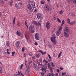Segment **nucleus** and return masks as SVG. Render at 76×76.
<instances>
[{
  "mask_svg": "<svg viewBox=\"0 0 76 76\" xmlns=\"http://www.w3.org/2000/svg\"><path fill=\"white\" fill-rule=\"evenodd\" d=\"M69 3H71L72 1V0H67Z\"/></svg>",
  "mask_w": 76,
  "mask_h": 76,
  "instance_id": "obj_52",
  "label": "nucleus"
},
{
  "mask_svg": "<svg viewBox=\"0 0 76 76\" xmlns=\"http://www.w3.org/2000/svg\"><path fill=\"white\" fill-rule=\"evenodd\" d=\"M35 56L37 58H39L40 57V55L38 54H36Z\"/></svg>",
  "mask_w": 76,
  "mask_h": 76,
  "instance_id": "obj_22",
  "label": "nucleus"
},
{
  "mask_svg": "<svg viewBox=\"0 0 76 76\" xmlns=\"http://www.w3.org/2000/svg\"><path fill=\"white\" fill-rule=\"evenodd\" d=\"M25 37L26 38V39H28V38H29V36L27 34L25 35Z\"/></svg>",
  "mask_w": 76,
  "mask_h": 76,
  "instance_id": "obj_31",
  "label": "nucleus"
},
{
  "mask_svg": "<svg viewBox=\"0 0 76 76\" xmlns=\"http://www.w3.org/2000/svg\"><path fill=\"white\" fill-rule=\"evenodd\" d=\"M20 44V42L19 41H17L15 43V45L16 47H18L19 45Z\"/></svg>",
  "mask_w": 76,
  "mask_h": 76,
  "instance_id": "obj_11",
  "label": "nucleus"
},
{
  "mask_svg": "<svg viewBox=\"0 0 76 76\" xmlns=\"http://www.w3.org/2000/svg\"><path fill=\"white\" fill-rule=\"evenodd\" d=\"M50 25V22L49 21H47L46 23V25Z\"/></svg>",
  "mask_w": 76,
  "mask_h": 76,
  "instance_id": "obj_39",
  "label": "nucleus"
},
{
  "mask_svg": "<svg viewBox=\"0 0 76 76\" xmlns=\"http://www.w3.org/2000/svg\"><path fill=\"white\" fill-rule=\"evenodd\" d=\"M41 74H42V76H44V73L42 72L41 73Z\"/></svg>",
  "mask_w": 76,
  "mask_h": 76,
  "instance_id": "obj_62",
  "label": "nucleus"
},
{
  "mask_svg": "<svg viewBox=\"0 0 76 76\" xmlns=\"http://www.w3.org/2000/svg\"><path fill=\"white\" fill-rule=\"evenodd\" d=\"M39 61L41 62H42V58H40L39 59Z\"/></svg>",
  "mask_w": 76,
  "mask_h": 76,
  "instance_id": "obj_42",
  "label": "nucleus"
},
{
  "mask_svg": "<svg viewBox=\"0 0 76 76\" xmlns=\"http://www.w3.org/2000/svg\"><path fill=\"white\" fill-rule=\"evenodd\" d=\"M71 15L72 16H73V17H75V14L74 13L72 14H71Z\"/></svg>",
  "mask_w": 76,
  "mask_h": 76,
  "instance_id": "obj_49",
  "label": "nucleus"
},
{
  "mask_svg": "<svg viewBox=\"0 0 76 76\" xmlns=\"http://www.w3.org/2000/svg\"><path fill=\"white\" fill-rule=\"evenodd\" d=\"M37 17L38 19H40V20H42V19H43V17H42V15L39 13H38L37 14Z\"/></svg>",
  "mask_w": 76,
  "mask_h": 76,
  "instance_id": "obj_4",
  "label": "nucleus"
},
{
  "mask_svg": "<svg viewBox=\"0 0 76 76\" xmlns=\"http://www.w3.org/2000/svg\"><path fill=\"white\" fill-rule=\"evenodd\" d=\"M25 24L26 26L28 25V24H27V22H26V21H25Z\"/></svg>",
  "mask_w": 76,
  "mask_h": 76,
  "instance_id": "obj_56",
  "label": "nucleus"
},
{
  "mask_svg": "<svg viewBox=\"0 0 76 76\" xmlns=\"http://www.w3.org/2000/svg\"><path fill=\"white\" fill-rule=\"evenodd\" d=\"M48 45V47H50V48H51V45L50 44V45Z\"/></svg>",
  "mask_w": 76,
  "mask_h": 76,
  "instance_id": "obj_61",
  "label": "nucleus"
},
{
  "mask_svg": "<svg viewBox=\"0 0 76 76\" xmlns=\"http://www.w3.org/2000/svg\"><path fill=\"white\" fill-rule=\"evenodd\" d=\"M75 23H76L75 22V21H73L72 22H71L70 23V25H75Z\"/></svg>",
  "mask_w": 76,
  "mask_h": 76,
  "instance_id": "obj_21",
  "label": "nucleus"
},
{
  "mask_svg": "<svg viewBox=\"0 0 76 76\" xmlns=\"http://www.w3.org/2000/svg\"><path fill=\"white\" fill-rule=\"evenodd\" d=\"M66 20L67 22V23H69L70 24V20L69 19H67Z\"/></svg>",
  "mask_w": 76,
  "mask_h": 76,
  "instance_id": "obj_25",
  "label": "nucleus"
},
{
  "mask_svg": "<svg viewBox=\"0 0 76 76\" xmlns=\"http://www.w3.org/2000/svg\"><path fill=\"white\" fill-rule=\"evenodd\" d=\"M54 37H51L50 39L52 41V42H53V41H55L56 40V36L55 34H53Z\"/></svg>",
  "mask_w": 76,
  "mask_h": 76,
  "instance_id": "obj_7",
  "label": "nucleus"
},
{
  "mask_svg": "<svg viewBox=\"0 0 76 76\" xmlns=\"http://www.w3.org/2000/svg\"><path fill=\"white\" fill-rule=\"evenodd\" d=\"M18 5H19V6L20 7V6H21V5H22V3L21 2H19L18 3Z\"/></svg>",
  "mask_w": 76,
  "mask_h": 76,
  "instance_id": "obj_32",
  "label": "nucleus"
},
{
  "mask_svg": "<svg viewBox=\"0 0 76 76\" xmlns=\"http://www.w3.org/2000/svg\"><path fill=\"white\" fill-rule=\"evenodd\" d=\"M62 53V52H60V53H59V55L58 56V58H60V56L61 55Z\"/></svg>",
  "mask_w": 76,
  "mask_h": 76,
  "instance_id": "obj_28",
  "label": "nucleus"
},
{
  "mask_svg": "<svg viewBox=\"0 0 76 76\" xmlns=\"http://www.w3.org/2000/svg\"><path fill=\"white\" fill-rule=\"evenodd\" d=\"M52 42L53 44H56L57 43V41L56 40H54V41Z\"/></svg>",
  "mask_w": 76,
  "mask_h": 76,
  "instance_id": "obj_26",
  "label": "nucleus"
},
{
  "mask_svg": "<svg viewBox=\"0 0 76 76\" xmlns=\"http://www.w3.org/2000/svg\"><path fill=\"white\" fill-rule=\"evenodd\" d=\"M17 35H18V36L20 35V33L19 32V31H17Z\"/></svg>",
  "mask_w": 76,
  "mask_h": 76,
  "instance_id": "obj_34",
  "label": "nucleus"
},
{
  "mask_svg": "<svg viewBox=\"0 0 76 76\" xmlns=\"http://www.w3.org/2000/svg\"><path fill=\"white\" fill-rule=\"evenodd\" d=\"M47 1L48 3H50V0H47Z\"/></svg>",
  "mask_w": 76,
  "mask_h": 76,
  "instance_id": "obj_64",
  "label": "nucleus"
},
{
  "mask_svg": "<svg viewBox=\"0 0 76 76\" xmlns=\"http://www.w3.org/2000/svg\"><path fill=\"white\" fill-rule=\"evenodd\" d=\"M44 9L45 10H47V11H50L49 10V6L48 4H45L44 7Z\"/></svg>",
  "mask_w": 76,
  "mask_h": 76,
  "instance_id": "obj_3",
  "label": "nucleus"
},
{
  "mask_svg": "<svg viewBox=\"0 0 76 76\" xmlns=\"http://www.w3.org/2000/svg\"><path fill=\"white\" fill-rule=\"evenodd\" d=\"M0 2L2 4H3L4 3V2H3V0H0Z\"/></svg>",
  "mask_w": 76,
  "mask_h": 76,
  "instance_id": "obj_41",
  "label": "nucleus"
},
{
  "mask_svg": "<svg viewBox=\"0 0 76 76\" xmlns=\"http://www.w3.org/2000/svg\"><path fill=\"white\" fill-rule=\"evenodd\" d=\"M42 71H45V72H46L47 70H46V69H45V68H42Z\"/></svg>",
  "mask_w": 76,
  "mask_h": 76,
  "instance_id": "obj_24",
  "label": "nucleus"
},
{
  "mask_svg": "<svg viewBox=\"0 0 76 76\" xmlns=\"http://www.w3.org/2000/svg\"><path fill=\"white\" fill-rule=\"evenodd\" d=\"M53 18V19H54L55 20H56V17H54Z\"/></svg>",
  "mask_w": 76,
  "mask_h": 76,
  "instance_id": "obj_59",
  "label": "nucleus"
},
{
  "mask_svg": "<svg viewBox=\"0 0 76 76\" xmlns=\"http://www.w3.org/2000/svg\"><path fill=\"white\" fill-rule=\"evenodd\" d=\"M59 13L60 14V15H62L63 14V10H61L59 11Z\"/></svg>",
  "mask_w": 76,
  "mask_h": 76,
  "instance_id": "obj_36",
  "label": "nucleus"
},
{
  "mask_svg": "<svg viewBox=\"0 0 76 76\" xmlns=\"http://www.w3.org/2000/svg\"><path fill=\"white\" fill-rule=\"evenodd\" d=\"M18 75H20V72L18 71V73L17 74Z\"/></svg>",
  "mask_w": 76,
  "mask_h": 76,
  "instance_id": "obj_53",
  "label": "nucleus"
},
{
  "mask_svg": "<svg viewBox=\"0 0 76 76\" xmlns=\"http://www.w3.org/2000/svg\"><path fill=\"white\" fill-rule=\"evenodd\" d=\"M34 26L32 25V24H31L29 27V32L31 34H34V32H35V31L34 30Z\"/></svg>",
  "mask_w": 76,
  "mask_h": 76,
  "instance_id": "obj_1",
  "label": "nucleus"
},
{
  "mask_svg": "<svg viewBox=\"0 0 76 76\" xmlns=\"http://www.w3.org/2000/svg\"><path fill=\"white\" fill-rule=\"evenodd\" d=\"M0 73H2L3 71H2V69L1 68V67L0 66Z\"/></svg>",
  "mask_w": 76,
  "mask_h": 76,
  "instance_id": "obj_38",
  "label": "nucleus"
},
{
  "mask_svg": "<svg viewBox=\"0 0 76 76\" xmlns=\"http://www.w3.org/2000/svg\"><path fill=\"white\" fill-rule=\"evenodd\" d=\"M22 50L23 52H24V51H25V48H22Z\"/></svg>",
  "mask_w": 76,
  "mask_h": 76,
  "instance_id": "obj_47",
  "label": "nucleus"
},
{
  "mask_svg": "<svg viewBox=\"0 0 76 76\" xmlns=\"http://www.w3.org/2000/svg\"><path fill=\"white\" fill-rule=\"evenodd\" d=\"M72 2L75 4H76V0H73Z\"/></svg>",
  "mask_w": 76,
  "mask_h": 76,
  "instance_id": "obj_30",
  "label": "nucleus"
},
{
  "mask_svg": "<svg viewBox=\"0 0 76 76\" xmlns=\"http://www.w3.org/2000/svg\"><path fill=\"white\" fill-rule=\"evenodd\" d=\"M15 7H16V8H19L20 7H19V5L18 4H15Z\"/></svg>",
  "mask_w": 76,
  "mask_h": 76,
  "instance_id": "obj_19",
  "label": "nucleus"
},
{
  "mask_svg": "<svg viewBox=\"0 0 76 76\" xmlns=\"http://www.w3.org/2000/svg\"><path fill=\"white\" fill-rule=\"evenodd\" d=\"M48 67L50 70L51 72L52 73H49V76H54V74H53V68H51V67H50V66H48Z\"/></svg>",
  "mask_w": 76,
  "mask_h": 76,
  "instance_id": "obj_2",
  "label": "nucleus"
},
{
  "mask_svg": "<svg viewBox=\"0 0 76 76\" xmlns=\"http://www.w3.org/2000/svg\"><path fill=\"white\" fill-rule=\"evenodd\" d=\"M25 62L26 65V64H27V61L26 60V59L25 60Z\"/></svg>",
  "mask_w": 76,
  "mask_h": 76,
  "instance_id": "obj_45",
  "label": "nucleus"
},
{
  "mask_svg": "<svg viewBox=\"0 0 76 76\" xmlns=\"http://www.w3.org/2000/svg\"><path fill=\"white\" fill-rule=\"evenodd\" d=\"M26 67H27V69H29L30 67L29 66L27 65V64H26Z\"/></svg>",
  "mask_w": 76,
  "mask_h": 76,
  "instance_id": "obj_48",
  "label": "nucleus"
},
{
  "mask_svg": "<svg viewBox=\"0 0 76 76\" xmlns=\"http://www.w3.org/2000/svg\"><path fill=\"white\" fill-rule=\"evenodd\" d=\"M62 75H61L62 76H63L64 75H65L66 74V73L65 72H62Z\"/></svg>",
  "mask_w": 76,
  "mask_h": 76,
  "instance_id": "obj_33",
  "label": "nucleus"
},
{
  "mask_svg": "<svg viewBox=\"0 0 76 76\" xmlns=\"http://www.w3.org/2000/svg\"><path fill=\"white\" fill-rule=\"evenodd\" d=\"M32 58L33 59H35V56H33L32 57Z\"/></svg>",
  "mask_w": 76,
  "mask_h": 76,
  "instance_id": "obj_63",
  "label": "nucleus"
},
{
  "mask_svg": "<svg viewBox=\"0 0 76 76\" xmlns=\"http://www.w3.org/2000/svg\"><path fill=\"white\" fill-rule=\"evenodd\" d=\"M51 66L52 67H54V64L53 62L51 63Z\"/></svg>",
  "mask_w": 76,
  "mask_h": 76,
  "instance_id": "obj_44",
  "label": "nucleus"
},
{
  "mask_svg": "<svg viewBox=\"0 0 76 76\" xmlns=\"http://www.w3.org/2000/svg\"><path fill=\"white\" fill-rule=\"evenodd\" d=\"M65 21L64 20H63L62 21V23L61 24V26H62L63 25H64V24Z\"/></svg>",
  "mask_w": 76,
  "mask_h": 76,
  "instance_id": "obj_37",
  "label": "nucleus"
},
{
  "mask_svg": "<svg viewBox=\"0 0 76 76\" xmlns=\"http://www.w3.org/2000/svg\"><path fill=\"white\" fill-rule=\"evenodd\" d=\"M26 73H28V74H30V70L29 69H27L26 71Z\"/></svg>",
  "mask_w": 76,
  "mask_h": 76,
  "instance_id": "obj_16",
  "label": "nucleus"
},
{
  "mask_svg": "<svg viewBox=\"0 0 76 76\" xmlns=\"http://www.w3.org/2000/svg\"><path fill=\"white\" fill-rule=\"evenodd\" d=\"M60 70H63V68H62L61 67H60Z\"/></svg>",
  "mask_w": 76,
  "mask_h": 76,
  "instance_id": "obj_57",
  "label": "nucleus"
},
{
  "mask_svg": "<svg viewBox=\"0 0 76 76\" xmlns=\"http://www.w3.org/2000/svg\"><path fill=\"white\" fill-rule=\"evenodd\" d=\"M41 4H44L45 3V2H44L43 1H42L41 2Z\"/></svg>",
  "mask_w": 76,
  "mask_h": 76,
  "instance_id": "obj_50",
  "label": "nucleus"
},
{
  "mask_svg": "<svg viewBox=\"0 0 76 76\" xmlns=\"http://www.w3.org/2000/svg\"><path fill=\"white\" fill-rule=\"evenodd\" d=\"M33 65L35 70H37L38 68V66H37V64H35V63H33Z\"/></svg>",
  "mask_w": 76,
  "mask_h": 76,
  "instance_id": "obj_8",
  "label": "nucleus"
},
{
  "mask_svg": "<svg viewBox=\"0 0 76 76\" xmlns=\"http://www.w3.org/2000/svg\"><path fill=\"white\" fill-rule=\"evenodd\" d=\"M15 20H16V18H15V17H14L13 19V22H12L13 25H15Z\"/></svg>",
  "mask_w": 76,
  "mask_h": 76,
  "instance_id": "obj_17",
  "label": "nucleus"
},
{
  "mask_svg": "<svg viewBox=\"0 0 76 76\" xmlns=\"http://www.w3.org/2000/svg\"><path fill=\"white\" fill-rule=\"evenodd\" d=\"M32 23L33 24H35L37 25V26H38V24L37 23V21H32Z\"/></svg>",
  "mask_w": 76,
  "mask_h": 76,
  "instance_id": "obj_15",
  "label": "nucleus"
},
{
  "mask_svg": "<svg viewBox=\"0 0 76 76\" xmlns=\"http://www.w3.org/2000/svg\"><path fill=\"white\" fill-rule=\"evenodd\" d=\"M39 36H40V35L38 33H37L35 34V38L36 40H39Z\"/></svg>",
  "mask_w": 76,
  "mask_h": 76,
  "instance_id": "obj_5",
  "label": "nucleus"
},
{
  "mask_svg": "<svg viewBox=\"0 0 76 76\" xmlns=\"http://www.w3.org/2000/svg\"><path fill=\"white\" fill-rule=\"evenodd\" d=\"M39 51L40 53H41L42 54V55H44V54H46V52H42V51L41 50H39Z\"/></svg>",
  "mask_w": 76,
  "mask_h": 76,
  "instance_id": "obj_13",
  "label": "nucleus"
},
{
  "mask_svg": "<svg viewBox=\"0 0 76 76\" xmlns=\"http://www.w3.org/2000/svg\"><path fill=\"white\" fill-rule=\"evenodd\" d=\"M6 44L7 47H9L10 46V43H9V42L8 41L6 42Z\"/></svg>",
  "mask_w": 76,
  "mask_h": 76,
  "instance_id": "obj_14",
  "label": "nucleus"
},
{
  "mask_svg": "<svg viewBox=\"0 0 76 76\" xmlns=\"http://www.w3.org/2000/svg\"><path fill=\"white\" fill-rule=\"evenodd\" d=\"M27 8L28 10H32V6L30 4H28L27 5Z\"/></svg>",
  "mask_w": 76,
  "mask_h": 76,
  "instance_id": "obj_10",
  "label": "nucleus"
},
{
  "mask_svg": "<svg viewBox=\"0 0 76 76\" xmlns=\"http://www.w3.org/2000/svg\"><path fill=\"white\" fill-rule=\"evenodd\" d=\"M64 31L67 33H69L70 32V28L67 27H66L64 28Z\"/></svg>",
  "mask_w": 76,
  "mask_h": 76,
  "instance_id": "obj_6",
  "label": "nucleus"
},
{
  "mask_svg": "<svg viewBox=\"0 0 76 76\" xmlns=\"http://www.w3.org/2000/svg\"><path fill=\"white\" fill-rule=\"evenodd\" d=\"M15 52H12V56H14V54H15Z\"/></svg>",
  "mask_w": 76,
  "mask_h": 76,
  "instance_id": "obj_40",
  "label": "nucleus"
},
{
  "mask_svg": "<svg viewBox=\"0 0 76 76\" xmlns=\"http://www.w3.org/2000/svg\"><path fill=\"white\" fill-rule=\"evenodd\" d=\"M33 6L32 7L33 9H34L35 8V5H32Z\"/></svg>",
  "mask_w": 76,
  "mask_h": 76,
  "instance_id": "obj_46",
  "label": "nucleus"
},
{
  "mask_svg": "<svg viewBox=\"0 0 76 76\" xmlns=\"http://www.w3.org/2000/svg\"><path fill=\"white\" fill-rule=\"evenodd\" d=\"M62 30V27L60 26H59V30L58 31H61V30Z\"/></svg>",
  "mask_w": 76,
  "mask_h": 76,
  "instance_id": "obj_29",
  "label": "nucleus"
},
{
  "mask_svg": "<svg viewBox=\"0 0 76 76\" xmlns=\"http://www.w3.org/2000/svg\"><path fill=\"white\" fill-rule=\"evenodd\" d=\"M37 64H38V65H39L41 66H42V64H41L39 62H38L37 63Z\"/></svg>",
  "mask_w": 76,
  "mask_h": 76,
  "instance_id": "obj_35",
  "label": "nucleus"
},
{
  "mask_svg": "<svg viewBox=\"0 0 76 76\" xmlns=\"http://www.w3.org/2000/svg\"><path fill=\"white\" fill-rule=\"evenodd\" d=\"M48 57H49L50 59H51V56H50V55L49 54L48 55Z\"/></svg>",
  "mask_w": 76,
  "mask_h": 76,
  "instance_id": "obj_55",
  "label": "nucleus"
},
{
  "mask_svg": "<svg viewBox=\"0 0 76 76\" xmlns=\"http://www.w3.org/2000/svg\"><path fill=\"white\" fill-rule=\"evenodd\" d=\"M46 25L47 29H50V27H51V24H48Z\"/></svg>",
  "mask_w": 76,
  "mask_h": 76,
  "instance_id": "obj_18",
  "label": "nucleus"
},
{
  "mask_svg": "<svg viewBox=\"0 0 76 76\" xmlns=\"http://www.w3.org/2000/svg\"><path fill=\"white\" fill-rule=\"evenodd\" d=\"M49 9H50V10H49V11H50V10H52V8L51 7H50L49 8Z\"/></svg>",
  "mask_w": 76,
  "mask_h": 76,
  "instance_id": "obj_58",
  "label": "nucleus"
},
{
  "mask_svg": "<svg viewBox=\"0 0 76 76\" xmlns=\"http://www.w3.org/2000/svg\"><path fill=\"white\" fill-rule=\"evenodd\" d=\"M32 63V61H30L28 62V64H30Z\"/></svg>",
  "mask_w": 76,
  "mask_h": 76,
  "instance_id": "obj_51",
  "label": "nucleus"
},
{
  "mask_svg": "<svg viewBox=\"0 0 76 76\" xmlns=\"http://www.w3.org/2000/svg\"><path fill=\"white\" fill-rule=\"evenodd\" d=\"M57 19L58 20V21L59 22V23H61V20H60V19L58 18H57Z\"/></svg>",
  "mask_w": 76,
  "mask_h": 76,
  "instance_id": "obj_27",
  "label": "nucleus"
},
{
  "mask_svg": "<svg viewBox=\"0 0 76 76\" xmlns=\"http://www.w3.org/2000/svg\"><path fill=\"white\" fill-rule=\"evenodd\" d=\"M31 4L32 6H33L34 5H35V2L33 1H31Z\"/></svg>",
  "mask_w": 76,
  "mask_h": 76,
  "instance_id": "obj_20",
  "label": "nucleus"
},
{
  "mask_svg": "<svg viewBox=\"0 0 76 76\" xmlns=\"http://www.w3.org/2000/svg\"><path fill=\"white\" fill-rule=\"evenodd\" d=\"M64 36L65 37H66L67 38H68V37H69V34L66 33V32H64Z\"/></svg>",
  "mask_w": 76,
  "mask_h": 76,
  "instance_id": "obj_12",
  "label": "nucleus"
},
{
  "mask_svg": "<svg viewBox=\"0 0 76 76\" xmlns=\"http://www.w3.org/2000/svg\"><path fill=\"white\" fill-rule=\"evenodd\" d=\"M23 64H21V67L20 68V69H22V67H23Z\"/></svg>",
  "mask_w": 76,
  "mask_h": 76,
  "instance_id": "obj_43",
  "label": "nucleus"
},
{
  "mask_svg": "<svg viewBox=\"0 0 76 76\" xmlns=\"http://www.w3.org/2000/svg\"><path fill=\"white\" fill-rule=\"evenodd\" d=\"M26 54H25V53H24L23 55V57H26Z\"/></svg>",
  "mask_w": 76,
  "mask_h": 76,
  "instance_id": "obj_60",
  "label": "nucleus"
},
{
  "mask_svg": "<svg viewBox=\"0 0 76 76\" xmlns=\"http://www.w3.org/2000/svg\"><path fill=\"white\" fill-rule=\"evenodd\" d=\"M34 44L35 45H38V43L37 42H35L34 43Z\"/></svg>",
  "mask_w": 76,
  "mask_h": 76,
  "instance_id": "obj_54",
  "label": "nucleus"
},
{
  "mask_svg": "<svg viewBox=\"0 0 76 76\" xmlns=\"http://www.w3.org/2000/svg\"><path fill=\"white\" fill-rule=\"evenodd\" d=\"M56 34L57 36H59L61 34V31L60 30H57L56 32Z\"/></svg>",
  "mask_w": 76,
  "mask_h": 76,
  "instance_id": "obj_9",
  "label": "nucleus"
},
{
  "mask_svg": "<svg viewBox=\"0 0 76 76\" xmlns=\"http://www.w3.org/2000/svg\"><path fill=\"white\" fill-rule=\"evenodd\" d=\"M13 1H11V2H10V6H12V5H13Z\"/></svg>",
  "mask_w": 76,
  "mask_h": 76,
  "instance_id": "obj_23",
  "label": "nucleus"
}]
</instances>
